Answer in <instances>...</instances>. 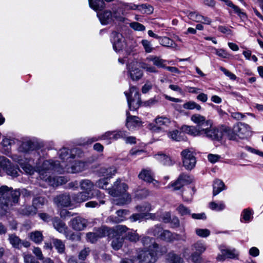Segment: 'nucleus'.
<instances>
[{"label": "nucleus", "instance_id": "nucleus-1", "mask_svg": "<svg viewBox=\"0 0 263 263\" xmlns=\"http://www.w3.org/2000/svg\"><path fill=\"white\" fill-rule=\"evenodd\" d=\"M192 121L196 123L204 132L206 136L212 140H220L224 136H228L230 139H233L230 136L231 128L226 126H221L218 128L212 127V121L206 119L204 116H192Z\"/></svg>", "mask_w": 263, "mask_h": 263}, {"label": "nucleus", "instance_id": "nucleus-2", "mask_svg": "<svg viewBox=\"0 0 263 263\" xmlns=\"http://www.w3.org/2000/svg\"><path fill=\"white\" fill-rule=\"evenodd\" d=\"M22 195L25 197L34 196V193L26 189L13 190L11 187L2 185L0 187V208L5 211L10 210L18 203L20 197Z\"/></svg>", "mask_w": 263, "mask_h": 263}, {"label": "nucleus", "instance_id": "nucleus-3", "mask_svg": "<svg viewBox=\"0 0 263 263\" xmlns=\"http://www.w3.org/2000/svg\"><path fill=\"white\" fill-rule=\"evenodd\" d=\"M51 170H54L60 174L63 173L62 164H61L58 161H44L42 166L38 168L40 178L50 186H58L60 183H62L63 182L64 177L51 176L49 172Z\"/></svg>", "mask_w": 263, "mask_h": 263}, {"label": "nucleus", "instance_id": "nucleus-4", "mask_svg": "<svg viewBox=\"0 0 263 263\" xmlns=\"http://www.w3.org/2000/svg\"><path fill=\"white\" fill-rule=\"evenodd\" d=\"M110 40L113 48L117 52L125 51L128 54L136 46L135 41L130 39L125 40L121 33L116 31L112 32Z\"/></svg>", "mask_w": 263, "mask_h": 263}, {"label": "nucleus", "instance_id": "nucleus-5", "mask_svg": "<svg viewBox=\"0 0 263 263\" xmlns=\"http://www.w3.org/2000/svg\"><path fill=\"white\" fill-rule=\"evenodd\" d=\"M128 188L127 185L125 183H121L120 179H117L111 188L109 189V193L114 197H120L117 204L122 205L127 204L131 201L130 195L126 193Z\"/></svg>", "mask_w": 263, "mask_h": 263}, {"label": "nucleus", "instance_id": "nucleus-6", "mask_svg": "<svg viewBox=\"0 0 263 263\" xmlns=\"http://www.w3.org/2000/svg\"><path fill=\"white\" fill-rule=\"evenodd\" d=\"M126 97L127 103L130 110H136L140 106L141 100L140 98V93L138 89L135 86H131L129 88V93L124 92Z\"/></svg>", "mask_w": 263, "mask_h": 263}, {"label": "nucleus", "instance_id": "nucleus-7", "mask_svg": "<svg viewBox=\"0 0 263 263\" xmlns=\"http://www.w3.org/2000/svg\"><path fill=\"white\" fill-rule=\"evenodd\" d=\"M171 123L169 118L164 116H160L155 119V124L151 123L148 125V128L151 131L153 136L157 134H162L163 130L161 126L162 125L168 126Z\"/></svg>", "mask_w": 263, "mask_h": 263}, {"label": "nucleus", "instance_id": "nucleus-8", "mask_svg": "<svg viewBox=\"0 0 263 263\" xmlns=\"http://www.w3.org/2000/svg\"><path fill=\"white\" fill-rule=\"evenodd\" d=\"M181 155L183 166L187 170H192L195 166L196 163V158L193 152L188 149H185L181 152Z\"/></svg>", "mask_w": 263, "mask_h": 263}, {"label": "nucleus", "instance_id": "nucleus-9", "mask_svg": "<svg viewBox=\"0 0 263 263\" xmlns=\"http://www.w3.org/2000/svg\"><path fill=\"white\" fill-rule=\"evenodd\" d=\"M63 173L66 172L68 173H76L82 172L85 167L84 162L80 161H71V160H68L67 164L62 162Z\"/></svg>", "mask_w": 263, "mask_h": 263}, {"label": "nucleus", "instance_id": "nucleus-10", "mask_svg": "<svg viewBox=\"0 0 263 263\" xmlns=\"http://www.w3.org/2000/svg\"><path fill=\"white\" fill-rule=\"evenodd\" d=\"M193 181V177L190 175L182 173L175 182L172 183L171 186L174 187V190L177 191L181 189L184 186L191 183Z\"/></svg>", "mask_w": 263, "mask_h": 263}, {"label": "nucleus", "instance_id": "nucleus-11", "mask_svg": "<svg viewBox=\"0 0 263 263\" xmlns=\"http://www.w3.org/2000/svg\"><path fill=\"white\" fill-rule=\"evenodd\" d=\"M139 263H155L157 260V257L151 250H140L137 256Z\"/></svg>", "mask_w": 263, "mask_h": 263}, {"label": "nucleus", "instance_id": "nucleus-12", "mask_svg": "<svg viewBox=\"0 0 263 263\" xmlns=\"http://www.w3.org/2000/svg\"><path fill=\"white\" fill-rule=\"evenodd\" d=\"M234 132L241 139H247L251 136L250 126L245 123L238 122L233 127Z\"/></svg>", "mask_w": 263, "mask_h": 263}, {"label": "nucleus", "instance_id": "nucleus-13", "mask_svg": "<svg viewBox=\"0 0 263 263\" xmlns=\"http://www.w3.org/2000/svg\"><path fill=\"white\" fill-rule=\"evenodd\" d=\"M69 224L74 230L80 231L87 227L88 221L81 216H77L72 218L69 221Z\"/></svg>", "mask_w": 263, "mask_h": 263}, {"label": "nucleus", "instance_id": "nucleus-14", "mask_svg": "<svg viewBox=\"0 0 263 263\" xmlns=\"http://www.w3.org/2000/svg\"><path fill=\"white\" fill-rule=\"evenodd\" d=\"M161 240L165 241L166 242H172L175 240L185 241L186 237L185 235L182 236L181 235L177 233H173L167 230H163L162 232L160 238Z\"/></svg>", "mask_w": 263, "mask_h": 263}, {"label": "nucleus", "instance_id": "nucleus-15", "mask_svg": "<svg viewBox=\"0 0 263 263\" xmlns=\"http://www.w3.org/2000/svg\"><path fill=\"white\" fill-rule=\"evenodd\" d=\"M128 231L129 229L124 225H118L112 229L106 228L107 235L109 237H124L123 235H125Z\"/></svg>", "mask_w": 263, "mask_h": 263}, {"label": "nucleus", "instance_id": "nucleus-16", "mask_svg": "<svg viewBox=\"0 0 263 263\" xmlns=\"http://www.w3.org/2000/svg\"><path fill=\"white\" fill-rule=\"evenodd\" d=\"M8 240L12 247L15 249H21L22 246L28 248L30 243L27 240H22L15 234H9Z\"/></svg>", "mask_w": 263, "mask_h": 263}, {"label": "nucleus", "instance_id": "nucleus-17", "mask_svg": "<svg viewBox=\"0 0 263 263\" xmlns=\"http://www.w3.org/2000/svg\"><path fill=\"white\" fill-rule=\"evenodd\" d=\"M111 131H107L98 137H93L92 138H88L86 140L84 139L83 142H80L79 144L81 145L90 144L92 143L99 140H106L108 144H110L111 143Z\"/></svg>", "mask_w": 263, "mask_h": 263}, {"label": "nucleus", "instance_id": "nucleus-18", "mask_svg": "<svg viewBox=\"0 0 263 263\" xmlns=\"http://www.w3.org/2000/svg\"><path fill=\"white\" fill-rule=\"evenodd\" d=\"M136 65V63L132 62L127 67L129 77L133 81H138L143 76L142 71Z\"/></svg>", "mask_w": 263, "mask_h": 263}, {"label": "nucleus", "instance_id": "nucleus-19", "mask_svg": "<svg viewBox=\"0 0 263 263\" xmlns=\"http://www.w3.org/2000/svg\"><path fill=\"white\" fill-rule=\"evenodd\" d=\"M238 256L235 249H221V254L217 255L216 259L218 261H223L227 258L238 259Z\"/></svg>", "mask_w": 263, "mask_h": 263}, {"label": "nucleus", "instance_id": "nucleus-20", "mask_svg": "<svg viewBox=\"0 0 263 263\" xmlns=\"http://www.w3.org/2000/svg\"><path fill=\"white\" fill-rule=\"evenodd\" d=\"M54 202L58 206L67 207L71 205V198L69 194H63L55 197Z\"/></svg>", "mask_w": 263, "mask_h": 263}, {"label": "nucleus", "instance_id": "nucleus-21", "mask_svg": "<svg viewBox=\"0 0 263 263\" xmlns=\"http://www.w3.org/2000/svg\"><path fill=\"white\" fill-rule=\"evenodd\" d=\"M106 235H107L106 228H104L98 229L95 232H89L87 234L86 236L88 240L91 243H94L99 238L103 237Z\"/></svg>", "mask_w": 263, "mask_h": 263}, {"label": "nucleus", "instance_id": "nucleus-22", "mask_svg": "<svg viewBox=\"0 0 263 263\" xmlns=\"http://www.w3.org/2000/svg\"><path fill=\"white\" fill-rule=\"evenodd\" d=\"M77 149L73 148L70 150L69 152V149L66 147H63L61 149L59 152V157L62 160H66L68 162V160L73 159L76 155L74 153H76Z\"/></svg>", "mask_w": 263, "mask_h": 263}, {"label": "nucleus", "instance_id": "nucleus-23", "mask_svg": "<svg viewBox=\"0 0 263 263\" xmlns=\"http://www.w3.org/2000/svg\"><path fill=\"white\" fill-rule=\"evenodd\" d=\"M154 158L164 165L171 166L174 163L171 157L162 152H158L155 154Z\"/></svg>", "mask_w": 263, "mask_h": 263}, {"label": "nucleus", "instance_id": "nucleus-24", "mask_svg": "<svg viewBox=\"0 0 263 263\" xmlns=\"http://www.w3.org/2000/svg\"><path fill=\"white\" fill-rule=\"evenodd\" d=\"M36 144L30 140L23 141L19 147L18 151L22 153H28L36 148Z\"/></svg>", "mask_w": 263, "mask_h": 263}, {"label": "nucleus", "instance_id": "nucleus-25", "mask_svg": "<svg viewBox=\"0 0 263 263\" xmlns=\"http://www.w3.org/2000/svg\"><path fill=\"white\" fill-rule=\"evenodd\" d=\"M52 224L58 232L62 234L65 232V231L68 228L66 223L58 217H54L53 218Z\"/></svg>", "mask_w": 263, "mask_h": 263}, {"label": "nucleus", "instance_id": "nucleus-26", "mask_svg": "<svg viewBox=\"0 0 263 263\" xmlns=\"http://www.w3.org/2000/svg\"><path fill=\"white\" fill-rule=\"evenodd\" d=\"M142 125V121L138 116H127L126 126L129 130H133Z\"/></svg>", "mask_w": 263, "mask_h": 263}, {"label": "nucleus", "instance_id": "nucleus-27", "mask_svg": "<svg viewBox=\"0 0 263 263\" xmlns=\"http://www.w3.org/2000/svg\"><path fill=\"white\" fill-rule=\"evenodd\" d=\"M138 177L140 179L148 183H151L154 180V173L149 168L142 169L139 174Z\"/></svg>", "mask_w": 263, "mask_h": 263}, {"label": "nucleus", "instance_id": "nucleus-28", "mask_svg": "<svg viewBox=\"0 0 263 263\" xmlns=\"http://www.w3.org/2000/svg\"><path fill=\"white\" fill-rule=\"evenodd\" d=\"M152 252H154L155 256L158 258V256H162L167 252V248L165 246L159 245L156 242H154L152 245Z\"/></svg>", "mask_w": 263, "mask_h": 263}, {"label": "nucleus", "instance_id": "nucleus-29", "mask_svg": "<svg viewBox=\"0 0 263 263\" xmlns=\"http://www.w3.org/2000/svg\"><path fill=\"white\" fill-rule=\"evenodd\" d=\"M188 16L191 20L196 22L202 23L209 25L211 23V20L206 16H202L194 12L189 13Z\"/></svg>", "mask_w": 263, "mask_h": 263}, {"label": "nucleus", "instance_id": "nucleus-30", "mask_svg": "<svg viewBox=\"0 0 263 263\" xmlns=\"http://www.w3.org/2000/svg\"><path fill=\"white\" fill-rule=\"evenodd\" d=\"M155 218H156V216H155V214L145 213H140L133 214L129 217V219L133 222L136 221L137 220H141L142 219H155Z\"/></svg>", "mask_w": 263, "mask_h": 263}, {"label": "nucleus", "instance_id": "nucleus-31", "mask_svg": "<svg viewBox=\"0 0 263 263\" xmlns=\"http://www.w3.org/2000/svg\"><path fill=\"white\" fill-rule=\"evenodd\" d=\"M146 60L148 62H152L153 65L158 68H165L166 66V61L160 57L150 55L146 58Z\"/></svg>", "mask_w": 263, "mask_h": 263}, {"label": "nucleus", "instance_id": "nucleus-32", "mask_svg": "<svg viewBox=\"0 0 263 263\" xmlns=\"http://www.w3.org/2000/svg\"><path fill=\"white\" fill-rule=\"evenodd\" d=\"M97 16L101 24L104 25L109 24L112 21V14L110 11H105L101 13H98Z\"/></svg>", "mask_w": 263, "mask_h": 263}, {"label": "nucleus", "instance_id": "nucleus-33", "mask_svg": "<svg viewBox=\"0 0 263 263\" xmlns=\"http://www.w3.org/2000/svg\"><path fill=\"white\" fill-rule=\"evenodd\" d=\"M91 197L89 196V193L81 192L77 194H74L72 196V200L76 203H81L88 200Z\"/></svg>", "mask_w": 263, "mask_h": 263}, {"label": "nucleus", "instance_id": "nucleus-34", "mask_svg": "<svg viewBox=\"0 0 263 263\" xmlns=\"http://www.w3.org/2000/svg\"><path fill=\"white\" fill-rule=\"evenodd\" d=\"M118 217L110 216L108 219L110 221L115 223H119L124 220V216L129 214V211L127 210H119L116 212Z\"/></svg>", "mask_w": 263, "mask_h": 263}, {"label": "nucleus", "instance_id": "nucleus-35", "mask_svg": "<svg viewBox=\"0 0 263 263\" xmlns=\"http://www.w3.org/2000/svg\"><path fill=\"white\" fill-rule=\"evenodd\" d=\"M213 196H216L222 191L225 190L226 186L222 180L220 179H216L213 182Z\"/></svg>", "mask_w": 263, "mask_h": 263}, {"label": "nucleus", "instance_id": "nucleus-36", "mask_svg": "<svg viewBox=\"0 0 263 263\" xmlns=\"http://www.w3.org/2000/svg\"><path fill=\"white\" fill-rule=\"evenodd\" d=\"M166 260L169 263H183V259L174 252H169L166 256Z\"/></svg>", "mask_w": 263, "mask_h": 263}, {"label": "nucleus", "instance_id": "nucleus-37", "mask_svg": "<svg viewBox=\"0 0 263 263\" xmlns=\"http://www.w3.org/2000/svg\"><path fill=\"white\" fill-rule=\"evenodd\" d=\"M90 7L95 11H101L105 7L103 0H88Z\"/></svg>", "mask_w": 263, "mask_h": 263}, {"label": "nucleus", "instance_id": "nucleus-38", "mask_svg": "<svg viewBox=\"0 0 263 263\" xmlns=\"http://www.w3.org/2000/svg\"><path fill=\"white\" fill-rule=\"evenodd\" d=\"M21 214L25 216L34 215L37 212L35 208L33 205H26L20 209Z\"/></svg>", "mask_w": 263, "mask_h": 263}, {"label": "nucleus", "instance_id": "nucleus-39", "mask_svg": "<svg viewBox=\"0 0 263 263\" xmlns=\"http://www.w3.org/2000/svg\"><path fill=\"white\" fill-rule=\"evenodd\" d=\"M81 190L85 191V192H88L91 191L93 186V183L88 179H84L80 181L79 183Z\"/></svg>", "mask_w": 263, "mask_h": 263}, {"label": "nucleus", "instance_id": "nucleus-40", "mask_svg": "<svg viewBox=\"0 0 263 263\" xmlns=\"http://www.w3.org/2000/svg\"><path fill=\"white\" fill-rule=\"evenodd\" d=\"M160 44L165 47L175 48L176 47V44L173 40L167 37H160L159 39Z\"/></svg>", "mask_w": 263, "mask_h": 263}, {"label": "nucleus", "instance_id": "nucleus-41", "mask_svg": "<svg viewBox=\"0 0 263 263\" xmlns=\"http://www.w3.org/2000/svg\"><path fill=\"white\" fill-rule=\"evenodd\" d=\"M111 246L116 250H119L122 246L124 242V237L114 236L112 237Z\"/></svg>", "mask_w": 263, "mask_h": 263}, {"label": "nucleus", "instance_id": "nucleus-42", "mask_svg": "<svg viewBox=\"0 0 263 263\" xmlns=\"http://www.w3.org/2000/svg\"><path fill=\"white\" fill-rule=\"evenodd\" d=\"M30 238L35 243H40L43 240V236L41 232L35 231L30 233Z\"/></svg>", "mask_w": 263, "mask_h": 263}, {"label": "nucleus", "instance_id": "nucleus-43", "mask_svg": "<svg viewBox=\"0 0 263 263\" xmlns=\"http://www.w3.org/2000/svg\"><path fill=\"white\" fill-rule=\"evenodd\" d=\"M124 238L131 242H136L139 239V236L135 232L129 229V231L124 236Z\"/></svg>", "mask_w": 263, "mask_h": 263}, {"label": "nucleus", "instance_id": "nucleus-44", "mask_svg": "<svg viewBox=\"0 0 263 263\" xmlns=\"http://www.w3.org/2000/svg\"><path fill=\"white\" fill-rule=\"evenodd\" d=\"M53 244L59 253L62 254L65 252V244L61 240L54 239H53Z\"/></svg>", "mask_w": 263, "mask_h": 263}, {"label": "nucleus", "instance_id": "nucleus-45", "mask_svg": "<svg viewBox=\"0 0 263 263\" xmlns=\"http://www.w3.org/2000/svg\"><path fill=\"white\" fill-rule=\"evenodd\" d=\"M47 200L44 197L39 196L36 197H34L32 200V205L37 210V208H40L41 206L45 205Z\"/></svg>", "mask_w": 263, "mask_h": 263}, {"label": "nucleus", "instance_id": "nucleus-46", "mask_svg": "<svg viewBox=\"0 0 263 263\" xmlns=\"http://www.w3.org/2000/svg\"><path fill=\"white\" fill-rule=\"evenodd\" d=\"M163 230V228L160 226L156 225L154 227L149 229L147 232L148 234L157 237L159 238L161 235H162V232Z\"/></svg>", "mask_w": 263, "mask_h": 263}, {"label": "nucleus", "instance_id": "nucleus-47", "mask_svg": "<svg viewBox=\"0 0 263 263\" xmlns=\"http://www.w3.org/2000/svg\"><path fill=\"white\" fill-rule=\"evenodd\" d=\"M137 10L139 11L142 13L151 14L153 13L154 9L153 7L150 5L144 4L141 5H138Z\"/></svg>", "mask_w": 263, "mask_h": 263}, {"label": "nucleus", "instance_id": "nucleus-48", "mask_svg": "<svg viewBox=\"0 0 263 263\" xmlns=\"http://www.w3.org/2000/svg\"><path fill=\"white\" fill-rule=\"evenodd\" d=\"M3 169L5 170L6 173L12 177H16L18 176V171L20 170L18 167H15L11 165V162L9 165H7Z\"/></svg>", "mask_w": 263, "mask_h": 263}, {"label": "nucleus", "instance_id": "nucleus-49", "mask_svg": "<svg viewBox=\"0 0 263 263\" xmlns=\"http://www.w3.org/2000/svg\"><path fill=\"white\" fill-rule=\"evenodd\" d=\"M11 158L14 161L18 163L21 167L28 162L27 159L16 154L12 155Z\"/></svg>", "mask_w": 263, "mask_h": 263}, {"label": "nucleus", "instance_id": "nucleus-50", "mask_svg": "<svg viewBox=\"0 0 263 263\" xmlns=\"http://www.w3.org/2000/svg\"><path fill=\"white\" fill-rule=\"evenodd\" d=\"M65 236V237L71 240H80L81 239V237L79 235L69 230L68 228L67 229L65 232L63 233Z\"/></svg>", "mask_w": 263, "mask_h": 263}, {"label": "nucleus", "instance_id": "nucleus-51", "mask_svg": "<svg viewBox=\"0 0 263 263\" xmlns=\"http://www.w3.org/2000/svg\"><path fill=\"white\" fill-rule=\"evenodd\" d=\"M182 132L190 134L193 136L199 135V132L194 126L183 125L181 127Z\"/></svg>", "mask_w": 263, "mask_h": 263}, {"label": "nucleus", "instance_id": "nucleus-52", "mask_svg": "<svg viewBox=\"0 0 263 263\" xmlns=\"http://www.w3.org/2000/svg\"><path fill=\"white\" fill-rule=\"evenodd\" d=\"M141 242L142 245L145 247L148 248V250L152 249V245L154 242V239L148 236H144L141 239Z\"/></svg>", "mask_w": 263, "mask_h": 263}, {"label": "nucleus", "instance_id": "nucleus-53", "mask_svg": "<svg viewBox=\"0 0 263 263\" xmlns=\"http://www.w3.org/2000/svg\"><path fill=\"white\" fill-rule=\"evenodd\" d=\"M116 169L115 167H109L108 168H101V173L103 174L104 176H106V177L108 179L114 175L116 173Z\"/></svg>", "mask_w": 263, "mask_h": 263}, {"label": "nucleus", "instance_id": "nucleus-54", "mask_svg": "<svg viewBox=\"0 0 263 263\" xmlns=\"http://www.w3.org/2000/svg\"><path fill=\"white\" fill-rule=\"evenodd\" d=\"M121 9L123 11L136 10L138 9V5L133 3H123L121 4Z\"/></svg>", "mask_w": 263, "mask_h": 263}, {"label": "nucleus", "instance_id": "nucleus-55", "mask_svg": "<svg viewBox=\"0 0 263 263\" xmlns=\"http://www.w3.org/2000/svg\"><path fill=\"white\" fill-rule=\"evenodd\" d=\"M136 210L140 213H149L148 212L151 211V205L148 203H145L142 205L136 206Z\"/></svg>", "mask_w": 263, "mask_h": 263}, {"label": "nucleus", "instance_id": "nucleus-56", "mask_svg": "<svg viewBox=\"0 0 263 263\" xmlns=\"http://www.w3.org/2000/svg\"><path fill=\"white\" fill-rule=\"evenodd\" d=\"M209 206L211 209L217 211H221L225 208V204L223 202H220L217 203L215 202H211L209 203Z\"/></svg>", "mask_w": 263, "mask_h": 263}, {"label": "nucleus", "instance_id": "nucleus-57", "mask_svg": "<svg viewBox=\"0 0 263 263\" xmlns=\"http://www.w3.org/2000/svg\"><path fill=\"white\" fill-rule=\"evenodd\" d=\"M115 135L114 136V140H117L119 139H124L126 138V136L128 135V133L124 130H115Z\"/></svg>", "mask_w": 263, "mask_h": 263}, {"label": "nucleus", "instance_id": "nucleus-58", "mask_svg": "<svg viewBox=\"0 0 263 263\" xmlns=\"http://www.w3.org/2000/svg\"><path fill=\"white\" fill-rule=\"evenodd\" d=\"M141 43L146 53H151L153 51L154 48L150 41L147 40H142Z\"/></svg>", "mask_w": 263, "mask_h": 263}, {"label": "nucleus", "instance_id": "nucleus-59", "mask_svg": "<svg viewBox=\"0 0 263 263\" xmlns=\"http://www.w3.org/2000/svg\"><path fill=\"white\" fill-rule=\"evenodd\" d=\"M183 106L185 109H196L197 110H199L201 108L199 104L193 101L186 102L184 103Z\"/></svg>", "mask_w": 263, "mask_h": 263}, {"label": "nucleus", "instance_id": "nucleus-60", "mask_svg": "<svg viewBox=\"0 0 263 263\" xmlns=\"http://www.w3.org/2000/svg\"><path fill=\"white\" fill-rule=\"evenodd\" d=\"M177 211L181 216H184L191 214V211L183 204H180L177 208Z\"/></svg>", "mask_w": 263, "mask_h": 263}, {"label": "nucleus", "instance_id": "nucleus-61", "mask_svg": "<svg viewBox=\"0 0 263 263\" xmlns=\"http://www.w3.org/2000/svg\"><path fill=\"white\" fill-rule=\"evenodd\" d=\"M193 247L197 252L200 254L203 253L206 249L205 245L201 241H198L194 243Z\"/></svg>", "mask_w": 263, "mask_h": 263}, {"label": "nucleus", "instance_id": "nucleus-62", "mask_svg": "<svg viewBox=\"0 0 263 263\" xmlns=\"http://www.w3.org/2000/svg\"><path fill=\"white\" fill-rule=\"evenodd\" d=\"M108 184V178L106 177L99 179L96 183V185L97 187L103 189H106Z\"/></svg>", "mask_w": 263, "mask_h": 263}, {"label": "nucleus", "instance_id": "nucleus-63", "mask_svg": "<svg viewBox=\"0 0 263 263\" xmlns=\"http://www.w3.org/2000/svg\"><path fill=\"white\" fill-rule=\"evenodd\" d=\"M141 67L147 72L151 73H158V71L154 66H151L146 63H143L141 65Z\"/></svg>", "mask_w": 263, "mask_h": 263}, {"label": "nucleus", "instance_id": "nucleus-64", "mask_svg": "<svg viewBox=\"0 0 263 263\" xmlns=\"http://www.w3.org/2000/svg\"><path fill=\"white\" fill-rule=\"evenodd\" d=\"M241 216L246 221H249L252 218V212L249 209H244L242 212Z\"/></svg>", "mask_w": 263, "mask_h": 263}]
</instances>
